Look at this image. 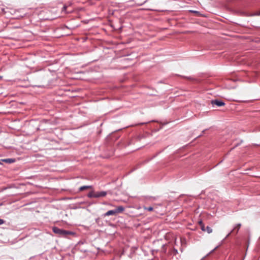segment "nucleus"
<instances>
[{
    "label": "nucleus",
    "mask_w": 260,
    "mask_h": 260,
    "mask_svg": "<svg viewBox=\"0 0 260 260\" xmlns=\"http://www.w3.org/2000/svg\"><path fill=\"white\" fill-rule=\"evenodd\" d=\"M201 229L202 231L206 232V227L205 226V225L204 224L201 225Z\"/></svg>",
    "instance_id": "obj_12"
},
{
    "label": "nucleus",
    "mask_w": 260,
    "mask_h": 260,
    "mask_svg": "<svg viewBox=\"0 0 260 260\" xmlns=\"http://www.w3.org/2000/svg\"><path fill=\"white\" fill-rule=\"evenodd\" d=\"M199 224L201 226V225H203L204 223H203V222H202V220H200V221H199Z\"/></svg>",
    "instance_id": "obj_13"
},
{
    "label": "nucleus",
    "mask_w": 260,
    "mask_h": 260,
    "mask_svg": "<svg viewBox=\"0 0 260 260\" xmlns=\"http://www.w3.org/2000/svg\"><path fill=\"white\" fill-rule=\"evenodd\" d=\"M66 9H67V6H63V10L64 11H66Z\"/></svg>",
    "instance_id": "obj_14"
},
{
    "label": "nucleus",
    "mask_w": 260,
    "mask_h": 260,
    "mask_svg": "<svg viewBox=\"0 0 260 260\" xmlns=\"http://www.w3.org/2000/svg\"><path fill=\"white\" fill-rule=\"evenodd\" d=\"M116 212L115 211V210H109L108 211H107L105 214V216H110V215H115L116 214Z\"/></svg>",
    "instance_id": "obj_7"
},
{
    "label": "nucleus",
    "mask_w": 260,
    "mask_h": 260,
    "mask_svg": "<svg viewBox=\"0 0 260 260\" xmlns=\"http://www.w3.org/2000/svg\"><path fill=\"white\" fill-rule=\"evenodd\" d=\"M107 194V192L105 191H91L90 192L87 196L89 198H98L100 197H103L106 196Z\"/></svg>",
    "instance_id": "obj_3"
},
{
    "label": "nucleus",
    "mask_w": 260,
    "mask_h": 260,
    "mask_svg": "<svg viewBox=\"0 0 260 260\" xmlns=\"http://www.w3.org/2000/svg\"><path fill=\"white\" fill-rule=\"evenodd\" d=\"M241 226V224L240 223H238L237 224L236 226L235 227L234 229L233 230H232L227 236H226V237H228L231 234V233L235 229H237V233L238 232L239 229L240 228Z\"/></svg>",
    "instance_id": "obj_8"
},
{
    "label": "nucleus",
    "mask_w": 260,
    "mask_h": 260,
    "mask_svg": "<svg viewBox=\"0 0 260 260\" xmlns=\"http://www.w3.org/2000/svg\"><path fill=\"white\" fill-rule=\"evenodd\" d=\"M26 12L23 9L19 10H14L9 8H6L1 10V16L4 15L6 18H11L13 19H20L25 15Z\"/></svg>",
    "instance_id": "obj_1"
},
{
    "label": "nucleus",
    "mask_w": 260,
    "mask_h": 260,
    "mask_svg": "<svg viewBox=\"0 0 260 260\" xmlns=\"http://www.w3.org/2000/svg\"><path fill=\"white\" fill-rule=\"evenodd\" d=\"M91 186H89V185H85V186H82L81 187H80L79 189L80 191H82L85 189H88V188H91Z\"/></svg>",
    "instance_id": "obj_9"
},
{
    "label": "nucleus",
    "mask_w": 260,
    "mask_h": 260,
    "mask_svg": "<svg viewBox=\"0 0 260 260\" xmlns=\"http://www.w3.org/2000/svg\"><path fill=\"white\" fill-rule=\"evenodd\" d=\"M206 231L208 233V234H210L212 232V229L209 227V226H207L206 228Z\"/></svg>",
    "instance_id": "obj_10"
},
{
    "label": "nucleus",
    "mask_w": 260,
    "mask_h": 260,
    "mask_svg": "<svg viewBox=\"0 0 260 260\" xmlns=\"http://www.w3.org/2000/svg\"><path fill=\"white\" fill-rule=\"evenodd\" d=\"M144 210H147L148 211H152L153 209V207H144Z\"/></svg>",
    "instance_id": "obj_11"
},
{
    "label": "nucleus",
    "mask_w": 260,
    "mask_h": 260,
    "mask_svg": "<svg viewBox=\"0 0 260 260\" xmlns=\"http://www.w3.org/2000/svg\"><path fill=\"white\" fill-rule=\"evenodd\" d=\"M52 230L54 233L63 237H67L68 235H74V233L72 232L63 230L57 227H53Z\"/></svg>",
    "instance_id": "obj_2"
},
{
    "label": "nucleus",
    "mask_w": 260,
    "mask_h": 260,
    "mask_svg": "<svg viewBox=\"0 0 260 260\" xmlns=\"http://www.w3.org/2000/svg\"><path fill=\"white\" fill-rule=\"evenodd\" d=\"M218 247V246H217L216 247H215L211 252H212L213 251H214L216 249H217Z\"/></svg>",
    "instance_id": "obj_16"
},
{
    "label": "nucleus",
    "mask_w": 260,
    "mask_h": 260,
    "mask_svg": "<svg viewBox=\"0 0 260 260\" xmlns=\"http://www.w3.org/2000/svg\"><path fill=\"white\" fill-rule=\"evenodd\" d=\"M1 161L3 162H5L6 163L12 164L15 161V159H14V158L3 159H1Z\"/></svg>",
    "instance_id": "obj_5"
},
{
    "label": "nucleus",
    "mask_w": 260,
    "mask_h": 260,
    "mask_svg": "<svg viewBox=\"0 0 260 260\" xmlns=\"http://www.w3.org/2000/svg\"><path fill=\"white\" fill-rule=\"evenodd\" d=\"M124 207L122 206H118L116 209H115V211L116 212V213H118L122 212L124 211Z\"/></svg>",
    "instance_id": "obj_6"
},
{
    "label": "nucleus",
    "mask_w": 260,
    "mask_h": 260,
    "mask_svg": "<svg viewBox=\"0 0 260 260\" xmlns=\"http://www.w3.org/2000/svg\"><path fill=\"white\" fill-rule=\"evenodd\" d=\"M1 224H3L4 223L3 220L1 219Z\"/></svg>",
    "instance_id": "obj_17"
},
{
    "label": "nucleus",
    "mask_w": 260,
    "mask_h": 260,
    "mask_svg": "<svg viewBox=\"0 0 260 260\" xmlns=\"http://www.w3.org/2000/svg\"><path fill=\"white\" fill-rule=\"evenodd\" d=\"M211 104L213 105H216L218 107L223 106H224L225 105V103L223 102H222L221 101H218V100H212L211 101Z\"/></svg>",
    "instance_id": "obj_4"
},
{
    "label": "nucleus",
    "mask_w": 260,
    "mask_h": 260,
    "mask_svg": "<svg viewBox=\"0 0 260 260\" xmlns=\"http://www.w3.org/2000/svg\"><path fill=\"white\" fill-rule=\"evenodd\" d=\"M255 15H260V12L258 13H256L254 14Z\"/></svg>",
    "instance_id": "obj_15"
}]
</instances>
